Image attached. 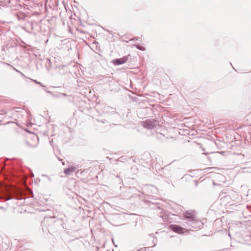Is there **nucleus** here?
<instances>
[{
  "mask_svg": "<svg viewBox=\"0 0 251 251\" xmlns=\"http://www.w3.org/2000/svg\"><path fill=\"white\" fill-rule=\"evenodd\" d=\"M169 228L174 232L178 234L183 233L186 230L184 228L176 225H171L169 226Z\"/></svg>",
  "mask_w": 251,
  "mask_h": 251,
  "instance_id": "f257e3e1",
  "label": "nucleus"
},
{
  "mask_svg": "<svg viewBox=\"0 0 251 251\" xmlns=\"http://www.w3.org/2000/svg\"><path fill=\"white\" fill-rule=\"evenodd\" d=\"M183 216L187 219L192 221L196 220V215L194 211H186L183 213Z\"/></svg>",
  "mask_w": 251,
  "mask_h": 251,
  "instance_id": "f03ea898",
  "label": "nucleus"
},
{
  "mask_svg": "<svg viewBox=\"0 0 251 251\" xmlns=\"http://www.w3.org/2000/svg\"><path fill=\"white\" fill-rule=\"evenodd\" d=\"M127 60V57L124 56L123 58L115 59L112 63L115 65H119L125 63Z\"/></svg>",
  "mask_w": 251,
  "mask_h": 251,
  "instance_id": "7ed1b4c3",
  "label": "nucleus"
},
{
  "mask_svg": "<svg viewBox=\"0 0 251 251\" xmlns=\"http://www.w3.org/2000/svg\"><path fill=\"white\" fill-rule=\"evenodd\" d=\"M155 122H156L155 121H147L146 122H145L144 123L143 126L146 128H147L148 129H151L155 126H156Z\"/></svg>",
  "mask_w": 251,
  "mask_h": 251,
  "instance_id": "20e7f679",
  "label": "nucleus"
},
{
  "mask_svg": "<svg viewBox=\"0 0 251 251\" xmlns=\"http://www.w3.org/2000/svg\"><path fill=\"white\" fill-rule=\"evenodd\" d=\"M76 169V168L74 167V166H72L70 168H66L64 170V173L66 175V176H69L70 175L71 173H73L74 172H75V170Z\"/></svg>",
  "mask_w": 251,
  "mask_h": 251,
  "instance_id": "39448f33",
  "label": "nucleus"
},
{
  "mask_svg": "<svg viewBox=\"0 0 251 251\" xmlns=\"http://www.w3.org/2000/svg\"><path fill=\"white\" fill-rule=\"evenodd\" d=\"M137 47L138 49H139L140 50H145V48L143 47H140L139 46H137Z\"/></svg>",
  "mask_w": 251,
  "mask_h": 251,
  "instance_id": "423d86ee",
  "label": "nucleus"
},
{
  "mask_svg": "<svg viewBox=\"0 0 251 251\" xmlns=\"http://www.w3.org/2000/svg\"><path fill=\"white\" fill-rule=\"evenodd\" d=\"M77 173H78V172H77L76 173V174H75L76 176H77Z\"/></svg>",
  "mask_w": 251,
  "mask_h": 251,
  "instance_id": "0eeeda50",
  "label": "nucleus"
}]
</instances>
